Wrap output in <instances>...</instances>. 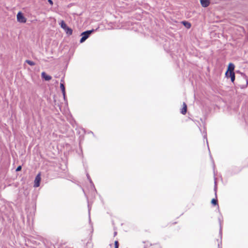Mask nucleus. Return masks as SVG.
<instances>
[{
	"label": "nucleus",
	"mask_w": 248,
	"mask_h": 248,
	"mask_svg": "<svg viewBox=\"0 0 248 248\" xmlns=\"http://www.w3.org/2000/svg\"><path fill=\"white\" fill-rule=\"evenodd\" d=\"M94 31V30H89L85 31L83 32L81 34V36H82L80 40V43H82L85 41V40L88 38L90 35Z\"/></svg>",
	"instance_id": "f257e3e1"
},
{
	"label": "nucleus",
	"mask_w": 248,
	"mask_h": 248,
	"mask_svg": "<svg viewBox=\"0 0 248 248\" xmlns=\"http://www.w3.org/2000/svg\"><path fill=\"white\" fill-rule=\"evenodd\" d=\"M17 20L19 22L23 23H25L27 21L26 18L21 12L18 13L17 15Z\"/></svg>",
	"instance_id": "f03ea898"
},
{
	"label": "nucleus",
	"mask_w": 248,
	"mask_h": 248,
	"mask_svg": "<svg viewBox=\"0 0 248 248\" xmlns=\"http://www.w3.org/2000/svg\"><path fill=\"white\" fill-rule=\"evenodd\" d=\"M41 174L39 173L35 177L34 182V187H37L39 186L41 181Z\"/></svg>",
	"instance_id": "7ed1b4c3"
},
{
	"label": "nucleus",
	"mask_w": 248,
	"mask_h": 248,
	"mask_svg": "<svg viewBox=\"0 0 248 248\" xmlns=\"http://www.w3.org/2000/svg\"><path fill=\"white\" fill-rule=\"evenodd\" d=\"M234 67H235L233 63H229V64L228 65V70L225 73L226 77H228L229 72H234L233 71L234 69Z\"/></svg>",
	"instance_id": "20e7f679"
},
{
	"label": "nucleus",
	"mask_w": 248,
	"mask_h": 248,
	"mask_svg": "<svg viewBox=\"0 0 248 248\" xmlns=\"http://www.w3.org/2000/svg\"><path fill=\"white\" fill-rule=\"evenodd\" d=\"M41 77L46 81H49L52 78V77L50 76L46 75L45 72H43L41 73Z\"/></svg>",
	"instance_id": "39448f33"
},
{
	"label": "nucleus",
	"mask_w": 248,
	"mask_h": 248,
	"mask_svg": "<svg viewBox=\"0 0 248 248\" xmlns=\"http://www.w3.org/2000/svg\"><path fill=\"white\" fill-rule=\"evenodd\" d=\"M201 5L203 7H207L210 4L209 0H200Z\"/></svg>",
	"instance_id": "423d86ee"
},
{
	"label": "nucleus",
	"mask_w": 248,
	"mask_h": 248,
	"mask_svg": "<svg viewBox=\"0 0 248 248\" xmlns=\"http://www.w3.org/2000/svg\"><path fill=\"white\" fill-rule=\"evenodd\" d=\"M187 111V106L186 104L184 102L183 103V107L181 109V112L182 114H185Z\"/></svg>",
	"instance_id": "0eeeda50"
},
{
	"label": "nucleus",
	"mask_w": 248,
	"mask_h": 248,
	"mask_svg": "<svg viewBox=\"0 0 248 248\" xmlns=\"http://www.w3.org/2000/svg\"><path fill=\"white\" fill-rule=\"evenodd\" d=\"M228 77H230L231 78V81L233 82L235 80V74L234 72H229Z\"/></svg>",
	"instance_id": "6e6552de"
},
{
	"label": "nucleus",
	"mask_w": 248,
	"mask_h": 248,
	"mask_svg": "<svg viewBox=\"0 0 248 248\" xmlns=\"http://www.w3.org/2000/svg\"><path fill=\"white\" fill-rule=\"evenodd\" d=\"M60 88L62 90L63 96H64L65 93V89L63 83H60Z\"/></svg>",
	"instance_id": "1a4fd4ad"
},
{
	"label": "nucleus",
	"mask_w": 248,
	"mask_h": 248,
	"mask_svg": "<svg viewBox=\"0 0 248 248\" xmlns=\"http://www.w3.org/2000/svg\"><path fill=\"white\" fill-rule=\"evenodd\" d=\"M64 31H65L66 33L68 35H71L72 34V32H73V31L72 30L69 28L68 27L66 28Z\"/></svg>",
	"instance_id": "9d476101"
},
{
	"label": "nucleus",
	"mask_w": 248,
	"mask_h": 248,
	"mask_svg": "<svg viewBox=\"0 0 248 248\" xmlns=\"http://www.w3.org/2000/svg\"><path fill=\"white\" fill-rule=\"evenodd\" d=\"M183 25L187 28L189 29L191 27V24L187 21H183Z\"/></svg>",
	"instance_id": "9b49d317"
},
{
	"label": "nucleus",
	"mask_w": 248,
	"mask_h": 248,
	"mask_svg": "<svg viewBox=\"0 0 248 248\" xmlns=\"http://www.w3.org/2000/svg\"><path fill=\"white\" fill-rule=\"evenodd\" d=\"M60 25L62 28L65 30L66 28H67L68 27L67 25L65 24V23L64 22V21H62Z\"/></svg>",
	"instance_id": "f8f14e48"
},
{
	"label": "nucleus",
	"mask_w": 248,
	"mask_h": 248,
	"mask_svg": "<svg viewBox=\"0 0 248 248\" xmlns=\"http://www.w3.org/2000/svg\"><path fill=\"white\" fill-rule=\"evenodd\" d=\"M218 220H219V224H220L219 234L221 236H222V226H221V224H222L223 221L219 217L218 218Z\"/></svg>",
	"instance_id": "ddd939ff"
},
{
	"label": "nucleus",
	"mask_w": 248,
	"mask_h": 248,
	"mask_svg": "<svg viewBox=\"0 0 248 248\" xmlns=\"http://www.w3.org/2000/svg\"><path fill=\"white\" fill-rule=\"evenodd\" d=\"M26 62L29 64L30 65H31V66H33V65H35V63L31 61H30V60H26Z\"/></svg>",
	"instance_id": "4468645a"
},
{
	"label": "nucleus",
	"mask_w": 248,
	"mask_h": 248,
	"mask_svg": "<svg viewBox=\"0 0 248 248\" xmlns=\"http://www.w3.org/2000/svg\"><path fill=\"white\" fill-rule=\"evenodd\" d=\"M86 175H87V178L89 180V181L90 183H91V184L92 185L94 186V185L93 184V182H92V181L91 180V178L89 174L88 173H87Z\"/></svg>",
	"instance_id": "2eb2a0df"
},
{
	"label": "nucleus",
	"mask_w": 248,
	"mask_h": 248,
	"mask_svg": "<svg viewBox=\"0 0 248 248\" xmlns=\"http://www.w3.org/2000/svg\"><path fill=\"white\" fill-rule=\"evenodd\" d=\"M211 203L213 204V205H217V200L216 199H213L212 200V201H211Z\"/></svg>",
	"instance_id": "dca6fc26"
},
{
	"label": "nucleus",
	"mask_w": 248,
	"mask_h": 248,
	"mask_svg": "<svg viewBox=\"0 0 248 248\" xmlns=\"http://www.w3.org/2000/svg\"><path fill=\"white\" fill-rule=\"evenodd\" d=\"M215 186H214V191H215V194H216L217 192V182H216V178H215Z\"/></svg>",
	"instance_id": "f3484780"
},
{
	"label": "nucleus",
	"mask_w": 248,
	"mask_h": 248,
	"mask_svg": "<svg viewBox=\"0 0 248 248\" xmlns=\"http://www.w3.org/2000/svg\"><path fill=\"white\" fill-rule=\"evenodd\" d=\"M115 245V248H119V243L117 241H115L114 243Z\"/></svg>",
	"instance_id": "a211bd4d"
},
{
	"label": "nucleus",
	"mask_w": 248,
	"mask_h": 248,
	"mask_svg": "<svg viewBox=\"0 0 248 248\" xmlns=\"http://www.w3.org/2000/svg\"><path fill=\"white\" fill-rule=\"evenodd\" d=\"M22 169V167L21 166H19L17 167V168L16 169V171H19L20 170H21Z\"/></svg>",
	"instance_id": "6ab92c4d"
},
{
	"label": "nucleus",
	"mask_w": 248,
	"mask_h": 248,
	"mask_svg": "<svg viewBox=\"0 0 248 248\" xmlns=\"http://www.w3.org/2000/svg\"><path fill=\"white\" fill-rule=\"evenodd\" d=\"M48 2L52 5L53 4V1L52 0H48Z\"/></svg>",
	"instance_id": "aec40b11"
},
{
	"label": "nucleus",
	"mask_w": 248,
	"mask_h": 248,
	"mask_svg": "<svg viewBox=\"0 0 248 248\" xmlns=\"http://www.w3.org/2000/svg\"><path fill=\"white\" fill-rule=\"evenodd\" d=\"M203 138H204V139H206V142H207V143L208 144V141H207V135H206V134L203 136Z\"/></svg>",
	"instance_id": "412c9836"
},
{
	"label": "nucleus",
	"mask_w": 248,
	"mask_h": 248,
	"mask_svg": "<svg viewBox=\"0 0 248 248\" xmlns=\"http://www.w3.org/2000/svg\"><path fill=\"white\" fill-rule=\"evenodd\" d=\"M88 210H89V216L90 215V210H91V208L89 206V205L88 204Z\"/></svg>",
	"instance_id": "4be33fe9"
},
{
	"label": "nucleus",
	"mask_w": 248,
	"mask_h": 248,
	"mask_svg": "<svg viewBox=\"0 0 248 248\" xmlns=\"http://www.w3.org/2000/svg\"><path fill=\"white\" fill-rule=\"evenodd\" d=\"M61 83H64V79L63 78L61 79Z\"/></svg>",
	"instance_id": "5701e85b"
},
{
	"label": "nucleus",
	"mask_w": 248,
	"mask_h": 248,
	"mask_svg": "<svg viewBox=\"0 0 248 248\" xmlns=\"http://www.w3.org/2000/svg\"><path fill=\"white\" fill-rule=\"evenodd\" d=\"M66 93L64 94V96H63V98L64 100H65V98H66Z\"/></svg>",
	"instance_id": "b1692460"
},
{
	"label": "nucleus",
	"mask_w": 248,
	"mask_h": 248,
	"mask_svg": "<svg viewBox=\"0 0 248 248\" xmlns=\"http://www.w3.org/2000/svg\"><path fill=\"white\" fill-rule=\"evenodd\" d=\"M116 235H117V232H115L114 233V235L116 236Z\"/></svg>",
	"instance_id": "393cba45"
}]
</instances>
